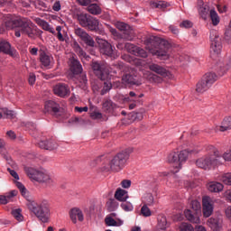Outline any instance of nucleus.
Listing matches in <instances>:
<instances>
[{
  "label": "nucleus",
  "mask_w": 231,
  "mask_h": 231,
  "mask_svg": "<svg viewBox=\"0 0 231 231\" xmlns=\"http://www.w3.org/2000/svg\"><path fill=\"white\" fill-rule=\"evenodd\" d=\"M24 171L26 174H46V170L42 167H35V166H25Z\"/></svg>",
  "instance_id": "obj_32"
},
{
  "label": "nucleus",
  "mask_w": 231,
  "mask_h": 231,
  "mask_svg": "<svg viewBox=\"0 0 231 231\" xmlns=\"http://www.w3.org/2000/svg\"><path fill=\"white\" fill-rule=\"evenodd\" d=\"M149 69L151 71H153L154 73H157V75H161V77H163L164 79H174V76L172 75V73H171V71L167 70L165 68L158 64L152 63L149 66Z\"/></svg>",
  "instance_id": "obj_15"
},
{
  "label": "nucleus",
  "mask_w": 231,
  "mask_h": 231,
  "mask_svg": "<svg viewBox=\"0 0 231 231\" xmlns=\"http://www.w3.org/2000/svg\"><path fill=\"white\" fill-rule=\"evenodd\" d=\"M105 223L106 226H122V225H124L122 219H116L111 217H106Z\"/></svg>",
  "instance_id": "obj_33"
},
{
  "label": "nucleus",
  "mask_w": 231,
  "mask_h": 231,
  "mask_svg": "<svg viewBox=\"0 0 231 231\" xmlns=\"http://www.w3.org/2000/svg\"><path fill=\"white\" fill-rule=\"evenodd\" d=\"M79 82L81 84V88L86 89V86H88V77L86 74H83L79 77Z\"/></svg>",
  "instance_id": "obj_56"
},
{
  "label": "nucleus",
  "mask_w": 231,
  "mask_h": 231,
  "mask_svg": "<svg viewBox=\"0 0 231 231\" xmlns=\"http://www.w3.org/2000/svg\"><path fill=\"white\" fill-rule=\"evenodd\" d=\"M228 129H231V116L225 117L221 125L216 127V131H220L221 133H225Z\"/></svg>",
  "instance_id": "obj_31"
},
{
  "label": "nucleus",
  "mask_w": 231,
  "mask_h": 231,
  "mask_svg": "<svg viewBox=\"0 0 231 231\" xmlns=\"http://www.w3.org/2000/svg\"><path fill=\"white\" fill-rule=\"evenodd\" d=\"M91 68L100 80H111V70L109 65L98 61H93Z\"/></svg>",
  "instance_id": "obj_8"
},
{
  "label": "nucleus",
  "mask_w": 231,
  "mask_h": 231,
  "mask_svg": "<svg viewBox=\"0 0 231 231\" xmlns=\"http://www.w3.org/2000/svg\"><path fill=\"white\" fill-rule=\"evenodd\" d=\"M138 49V46L127 42L125 44V50H126V51H128V53H131L132 55H134V53H136V50Z\"/></svg>",
  "instance_id": "obj_42"
},
{
  "label": "nucleus",
  "mask_w": 231,
  "mask_h": 231,
  "mask_svg": "<svg viewBox=\"0 0 231 231\" xmlns=\"http://www.w3.org/2000/svg\"><path fill=\"white\" fill-rule=\"evenodd\" d=\"M223 189H225V186L220 182L211 181L208 183V190H209V192L219 193L222 192Z\"/></svg>",
  "instance_id": "obj_28"
},
{
  "label": "nucleus",
  "mask_w": 231,
  "mask_h": 231,
  "mask_svg": "<svg viewBox=\"0 0 231 231\" xmlns=\"http://www.w3.org/2000/svg\"><path fill=\"white\" fill-rule=\"evenodd\" d=\"M70 71L74 75H80V73L83 71L82 64H80V61L78 60H72L70 64Z\"/></svg>",
  "instance_id": "obj_30"
},
{
  "label": "nucleus",
  "mask_w": 231,
  "mask_h": 231,
  "mask_svg": "<svg viewBox=\"0 0 231 231\" xmlns=\"http://www.w3.org/2000/svg\"><path fill=\"white\" fill-rule=\"evenodd\" d=\"M130 118H132V120H143V114L140 112L132 113L130 114Z\"/></svg>",
  "instance_id": "obj_55"
},
{
  "label": "nucleus",
  "mask_w": 231,
  "mask_h": 231,
  "mask_svg": "<svg viewBox=\"0 0 231 231\" xmlns=\"http://www.w3.org/2000/svg\"><path fill=\"white\" fill-rule=\"evenodd\" d=\"M118 200L115 199H109L106 201V208L108 212H115L118 208Z\"/></svg>",
  "instance_id": "obj_35"
},
{
  "label": "nucleus",
  "mask_w": 231,
  "mask_h": 231,
  "mask_svg": "<svg viewBox=\"0 0 231 231\" xmlns=\"http://www.w3.org/2000/svg\"><path fill=\"white\" fill-rule=\"evenodd\" d=\"M225 198L229 201V203H231V189H227L225 192Z\"/></svg>",
  "instance_id": "obj_64"
},
{
  "label": "nucleus",
  "mask_w": 231,
  "mask_h": 231,
  "mask_svg": "<svg viewBox=\"0 0 231 231\" xmlns=\"http://www.w3.org/2000/svg\"><path fill=\"white\" fill-rule=\"evenodd\" d=\"M90 118H92V120H101L102 113H100V112H92V113H90Z\"/></svg>",
  "instance_id": "obj_57"
},
{
  "label": "nucleus",
  "mask_w": 231,
  "mask_h": 231,
  "mask_svg": "<svg viewBox=\"0 0 231 231\" xmlns=\"http://www.w3.org/2000/svg\"><path fill=\"white\" fill-rule=\"evenodd\" d=\"M180 231H194V227L192 226V225L184 222V223L180 224Z\"/></svg>",
  "instance_id": "obj_49"
},
{
  "label": "nucleus",
  "mask_w": 231,
  "mask_h": 231,
  "mask_svg": "<svg viewBox=\"0 0 231 231\" xmlns=\"http://www.w3.org/2000/svg\"><path fill=\"white\" fill-rule=\"evenodd\" d=\"M21 194L23 198H25V199L28 200V203L32 202V196L30 195V192L28 191V189H26V188H23V189H22Z\"/></svg>",
  "instance_id": "obj_53"
},
{
  "label": "nucleus",
  "mask_w": 231,
  "mask_h": 231,
  "mask_svg": "<svg viewBox=\"0 0 231 231\" xmlns=\"http://www.w3.org/2000/svg\"><path fill=\"white\" fill-rule=\"evenodd\" d=\"M141 214L144 217H151V216H152V212H151V209L149 208V207L147 206V204H144L142 208H141Z\"/></svg>",
  "instance_id": "obj_45"
},
{
  "label": "nucleus",
  "mask_w": 231,
  "mask_h": 231,
  "mask_svg": "<svg viewBox=\"0 0 231 231\" xmlns=\"http://www.w3.org/2000/svg\"><path fill=\"white\" fill-rule=\"evenodd\" d=\"M202 212L204 217H210L214 212V200L208 196L202 199Z\"/></svg>",
  "instance_id": "obj_13"
},
{
  "label": "nucleus",
  "mask_w": 231,
  "mask_h": 231,
  "mask_svg": "<svg viewBox=\"0 0 231 231\" xmlns=\"http://www.w3.org/2000/svg\"><path fill=\"white\" fill-rule=\"evenodd\" d=\"M226 216L227 217V219H229V221H231V206L227 207V208H226Z\"/></svg>",
  "instance_id": "obj_63"
},
{
  "label": "nucleus",
  "mask_w": 231,
  "mask_h": 231,
  "mask_svg": "<svg viewBox=\"0 0 231 231\" xmlns=\"http://www.w3.org/2000/svg\"><path fill=\"white\" fill-rule=\"evenodd\" d=\"M208 226L213 231H221L223 226V221L219 218L210 217L207 221Z\"/></svg>",
  "instance_id": "obj_21"
},
{
  "label": "nucleus",
  "mask_w": 231,
  "mask_h": 231,
  "mask_svg": "<svg viewBox=\"0 0 231 231\" xmlns=\"http://www.w3.org/2000/svg\"><path fill=\"white\" fill-rule=\"evenodd\" d=\"M44 111L45 113H51L52 115H55V116H59V113H60V105L53 100H49L45 103Z\"/></svg>",
  "instance_id": "obj_17"
},
{
  "label": "nucleus",
  "mask_w": 231,
  "mask_h": 231,
  "mask_svg": "<svg viewBox=\"0 0 231 231\" xmlns=\"http://www.w3.org/2000/svg\"><path fill=\"white\" fill-rule=\"evenodd\" d=\"M148 73H149L148 79H149L150 82H161L162 81V78H160L157 75L152 74L151 72H148Z\"/></svg>",
  "instance_id": "obj_54"
},
{
  "label": "nucleus",
  "mask_w": 231,
  "mask_h": 231,
  "mask_svg": "<svg viewBox=\"0 0 231 231\" xmlns=\"http://www.w3.org/2000/svg\"><path fill=\"white\" fill-rule=\"evenodd\" d=\"M116 28H117V30H120V32H124L127 30V28H129V25L124 22H117L116 23Z\"/></svg>",
  "instance_id": "obj_52"
},
{
  "label": "nucleus",
  "mask_w": 231,
  "mask_h": 231,
  "mask_svg": "<svg viewBox=\"0 0 231 231\" xmlns=\"http://www.w3.org/2000/svg\"><path fill=\"white\" fill-rule=\"evenodd\" d=\"M23 21V18H19L17 16H14L12 14H6L4 16V23L6 28L14 29V28H19L21 26V23Z\"/></svg>",
  "instance_id": "obj_14"
},
{
  "label": "nucleus",
  "mask_w": 231,
  "mask_h": 231,
  "mask_svg": "<svg viewBox=\"0 0 231 231\" xmlns=\"http://www.w3.org/2000/svg\"><path fill=\"white\" fill-rule=\"evenodd\" d=\"M0 53L10 55L13 59L19 58V52H17V50H15V48H12V44L5 40H0Z\"/></svg>",
  "instance_id": "obj_12"
},
{
  "label": "nucleus",
  "mask_w": 231,
  "mask_h": 231,
  "mask_svg": "<svg viewBox=\"0 0 231 231\" xmlns=\"http://www.w3.org/2000/svg\"><path fill=\"white\" fill-rule=\"evenodd\" d=\"M121 208L125 212H133L134 207H133V204L131 202H124L121 204Z\"/></svg>",
  "instance_id": "obj_48"
},
{
  "label": "nucleus",
  "mask_w": 231,
  "mask_h": 231,
  "mask_svg": "<svg viewBox=\"0 0 231 231\" xmlns=\"http://www.w3.org/2000/svg\"><path fill=\"white\" fill-rule=\"evenodd\" d=\"M76 53H78L79 57H80L81 59H85L86 60H89V55H88L86 53V51H84V50H82L80 45L76 46Z\"/></svg>",
  "instance_id": "obj_41"
},
{
  "label": "nucleus",
  "mask_w": 231,
  "mask_h": 231,
  "mask_svg": "<svg viewBox=\"0 0 231 231\" xmlns=\"http://www.w3.org/2000/svg\"><path fill=\"white\" fill-rule=\"evenodd\" d=\"M152 7L162 10L163 8H167V3L165 1H155L152 3Z\"/></svg>",
  "instance_id": "obj_46"
},
{
  "label": "nucleus",
  "mask_w": 231,
  "mask_h": 231,
  "mask_svg": "<svg viewBox=\"0 0 231 231\" xmlns=\"http://www.w3.org/2000/svg\"><path fill=\"white\" fill-rule=\"evenodd\" d=\"M208 89H210V87L206 83V81H204V79L197 84V93H205V91H208Z\"/></svg>",
  "instance_id": "obj_39"
},
{
  "label": "nucleus",
  "mask_w": 231,
  "mask_h": 231,
  "mask_svg": "<svg viewBox=\"0 0 231 231\" xmlns=\"http://www.w3.org/2000/svg\"><path fill=\"white\" fill-rule=\"evenodd\" d=\"M132 152L131 149L122 151L114 156L109 163L106 155H100L90 162V167H97V172H120L125 167Z\"/></svg>",
  "instance_id": "obj_1"
},
{
  "label": "nucleus",
  "mask_w": 231,
  "mask_h": 231,
  "mask_svg": "<svg viewBox=\"0 0 231 231\" xmlns=\"http://www.w3.org/2000/svg\"><path fill=\"white\" fill-rule=\"evenodd\" d=\"M134 37V31H133V29H131L130 26H128V28L125 31H123L121 39H124L125 41H133Z\"/></svg>",
  "instance_id": "obj_37"
},
{
  "label": "nucleus",
  "mask_w": 231,
  "mask_h": 231,
  "mask_svg": "<svg viewBox=\"0 0 231 231\" xmlns=\"http://www.w3.org/2000/svg\"><path fill=\"white\" fill-rule=\"evenodd\" d=\"M194 152V150L185 149L182 151L172 150L166 156V162L171 165H177L175 167L174 174L180 172L181 171V167L183 163H186L187 160H189V156Z\"/></svg>",
  "instance_id": "obj_3"
},
{
  "label": "nucleus",
  "mask_w": 231,
  "mask_h": 231,
  "mask_svg": "<svg viewBox=\"0 0 231 231\" xmlns=\"http://www.w3.org/2000/svg\"><path fill=\"white\" fill-rule=\"evenodd\" d=\"M17 194H18V191L15 189H13L10 192L5 193V195H0V205H6L10 203V199H12V198H15Z\"/></svg>",
  "instance_id": "obj_26"
},
{
  "label": "nucleus",
  "mask_w": 231,
  "mask_h": 231,
  "mask_svg": "<svg viewBox=\"0 0 231 231\" xmlns=\"http://www.w3.org/2000/svg\"><path fill=\"white\" fill-rule=\"evenodd\" d=\"M202 80H204V82H206V84H208V87L211 88L212 84H214V82H216V80H217V75H216V73H212V72L207 73L203 77Z\"/></svg>",
  "instance_id": "obj_34"
},
{
  "label": "nucleus",
  "mask_w": 231,
  "mask_h": 231,
  "mask_svg": "<svg viewBox=\"0 0 231 231\" xmlns=\"http://www.w3.org/2000/svg\"><path fill=\"white\" fill-rule=\"evenodd\" d=\"M210 41H211L210 54L213 57H217V55L221 53V50H223V43L221 42V37H219V34H217V32L212 31L210 32Z\"/></svg>",
  "instance_id": "obj_10"
},
{
  "label": "nucleus",
  "mask_w": 231,
  "mask_h": 231,
  "mask_svg": "<svg viewBox=\"0 0 231 231\" xmlns=\"http://www.w3.org/2000/svg\"><path fill=\"white\" fill-rule=\"evenodd\" d=\"M18 28H21V32L23 35H27L30 39H35L39 34V29L28 18H22Z\"/></svg>",
  "instance_id": "obj_9"
},
{
  "label": "nucleus",
  "mask_w": 231,
  "mask_h": 231,
  "mask_svg": "<svg viewBox=\"0 0 231 231\" xmlns=\"http://www.w3.org/2000/svg\"><path fill=\"white\" fill-rule=\"evenodd\" d=\"M209 17L213 26H217V24L221 23V18L219 17V14H217V12H216V9L209 10Z\"/></svg>",
  "instance_id": "obj_36"
},
{
  "label": "nucleus",
  "mask_w": 231,
  "mask_h": 231,
  "mask_svg": "<svg viewBox=\"0 0 231 231\" xmlns=\"http://www.w3.org/2000/svg\"><path fill=\"white\" fill-rule=\"evenodd\" d=\"M88 12H89V14H92V15H100V14H102V9L98 5L91 4L88 7Z\"/></svg>",
  "instance_id": "obj_38"
},
{
  "label": "nucleus",
  "mask_w": 231,
  "mask_h": 231,
  "mask_svg": "<svg viewBox=\"0 0 231 231\" xmlns=\"http://www.w3.org/2000/svg\"><path fill=\"white\" fill-rule=\"evenodd\" d=\"M220 181L225 185H231V174L221 175Z\"/></svg>",
  "instance_id": "obj_51"
},
{
  "label": "nucleus",
  "mask_w": 231,
  "mask_h": 231,
  "mask_svg": "<svg viewBox=\"0 0 231 231\" xmlns=\"http://www.w3.org/2000/svg\"><path fill=\"white\" fill-rule=\"evenodd\" d=\"M23 210L21 208H16L12 211V216L16 219V221H23Z\"/></svg>",
  "instance_id": "obj_44"
},
{
  "label": "nucleus",
  "mask_w": 231,
  "mask_h": 231,
  "mask_svg": "<svg viewBox=\"0 0 231 231\" xmlns=\"http://www.w3.org/2000/svg\"><path fill=\"white\" fill-rule=\"evenodd\" d=\"M32 181H36L37 183H50L49 174H29L28 175Z\"/></svg>",
  "instance_id": "obj_22"
},
{
  "label": "nucleus",
  "mask_w": 231,
  "mask_h": 231,
  "mask_svg": "<svg viewBox=\"0 0 231 231\" xmlns=\"http://www.w3.org/2000/svg\"><path fill=\"white\" fill-rule=\"evenodd\" d=\"M190 208L191 209L184 211V216L190 223L199 225V223H201V219H199V216L201 214V204L198 200H192Z\"/></svg>",
  "instance_id": "obj_7"
},
{
  "label": "nucleus",
  "mask_w": 231,
  "mask_h": 231,
  "mask_svg": "<svg viewBox=\"0 0 231 231\" xmlns=\"http://www.w3.org/2000/svg\"><path fill=\"white\" fill-rule=\"evenodd\" d=\"M180 28H192V22L185 20L180 24Z\"/></svg>",
  "instance_id": "obj_59"
},
{
  "label": "nucleus",
  "mask_w": 231,
  "mask_h": 231,
  "mask_svg": "<svg viewBox=\"0 0 231 231\" xmlns=\"http://www.w3.org/2000/svg\"><path fill=\"white\" fill-rule=\"evenodd\" d=\"M217 8L219 14H226V12L228 11V6L226 5H217Z\"/></svg>",
  "instance_id": "obj_58"
},
{
  "label": "nucleus",
  "mask_w": 231,
  "mask_h": 231,
  "mask_svg": "<svg viewBox=\"0 0 231 231\" xmlns=\"http://www.w3.org/2000/svg\"><path fill=\"white\" fill-rule=\"evenodd\" d=\"M77 20L82 28H88L90 32H97L100 24L97 18L84 13L77 14Z\"/></svg>",
  "instance_id": "obj_6"
},
{
  "label": "nucleus",
  "mask_w": 231,
  "mask_h": 231,
  "mask_svg": "<svg viewBox=\"0 0 231 231\" xmlns=\"http://www.w3.org/2000/svg\"><path fill=\"white\" fill-rule=\"evenodd\" d=\"M123 84H130L131 86H141L142 82L138 80V77L134 73L130 72L123 75L122 77Z\"/></svg>",
  "instance_id": "obj_19"
},
{
  "label": "nucleus",
  "mask_w": 231,
  "mask_h": 231,
  "mask_svg": "<svg viewBox=\"0 0 231 231\" xmlns=\"http://www.w3.org/2000/svg\"><path fill=\"white\" fill-rule=\"evenodd\" d=\"M54 95L64 98V97H69V87L68 85L60 83L54 86L53 88Z\"/></svg>",
  "instance_id": "obj_18"
},
{
  "label": "nucleus",
  "mask_w": 231,
  "mask_h": 231,
  "mask_svg": "<svg viewBox=\"0 0 231 231\" xmlns=\"http://www.w3.org/2000/svg\"><path fill=\"white\" fill-rule=\"evenodd\" d=\"M70 219L72 223H77V217L79 221H84V214L82 213V210L74 208L69 212Z\"/></svg>",
  "instance_id": "obj_25"
},
{
  "label": "nucleus",
  "mask_w": 231,
  "mask_h": 231,
  "mask_svg": "<svg viewBox=\"0 0 231 231\" xmlns=\"http://www.w3.org/2000/svg\"><path fill=\"white\" fill-rule=\"evenodd\" d=\"M56 32H57V39L60 42H64V41H66V39H64V36L62 35V26L58 25L56 27Z\"/></svg>",
  "instance_id": "obj_50"
},
{
  "label": "nucleus",
  "mask_w": 231,
  "mask_h": 231,
  "mask_svg": "<svg viewBox=\"0 0 231 231\" xmlns=\"http://www.w3.org/2000/svg\"><path fill=\"white\" fill-rule=\"evenodd\" d=\"M97 44L99 46V51L102 53V55L111 57V59H116L118 57V54H116L113 49V45H111V43H109L107 41L97 38Z\"/></svg>",
  "instance_id": "obj_11"
},
{
  "label": "nucleus",
  "mask_w": 231,
  "mask_h": 231,
  "mask_svg": "<svg viewBox=\"0 0 231 231\" xmlns=\"http://www.w3.org/2000/svg\"><path fill=\"white\" fill-rule=\"evenodd\" d=\"M171 48V45L167 40L152 41L146 44V50H148L152 55L158 57V59H169V51Z\"/></svg>",
  "instance_id": "obj_5"
},
{
  "label": "nucleus",
  "mask_w": 231,
  "mask_h": 231,
  "mask_svg": "<svg viewBox=\"0 0 231 231\" xmlns=\"http://www.w3.org/2000/svg\"><path fill=\"white\" fill-rule=\"evenodd\" d=\"M198 10L200 17H202L204 21H207V17H208V12L210 8L208 7V5L203 3V0L198 1Z\"/></svg>",
  "instance_id": "obj_24"
},
{
  "label": "nucleus",
  "mask_w": 231,
  "mask_h": 231,
  "mask_svg": "<svg viewBox=\"0 0 231 231\" xmlns=\"http://www.w3.org/2000/svg\"><path fill=\"white\" fill-rule=\"evenodd\" d=\"M111 79H105L103 89L101 90V95H106L107 91L113 88V84L110 82Z\"/></svg>",
  "instance_id": "obj_43"
},
{
  "label": "nucleus",
  "mask_w": 231,
  "mask_h": 231,
  "mask_svg": "<svg viewBox=\"0 0 231 231\" xmlns=\"http://www.w3.org/2000/svg\"><path fill=\"white\" fill-rule=\"evenodd\" d=\"M114 107H115V105L113 104V101H111V100H106L103 103V109H104V111H106V113H112Z\"/></svg>",
  "instance_id": "obj_40"
},
{
  "label": "nucleus",
  "mask_w": 231,
  "mask_h": 231,
  "mask_svg": "<svg viewBox=\"0 0 231 231\" xmlns=\"http://www.w3.org/2000/svg\"><path fill=\"white\" fill-rule=\"evenodd\" d=\"M38 145L41 149H45L46 151H53V149H57V143L53 140L41 141Z\"/></svg>",
  "instance_id": "obj_27"
},
{
  "label": "nucleus",
  "mask_w": 231,
  "mask_h": 231,
  "mask_svg": "<svg viewBox=\"0 0 231 231\" xmlns=\"http://www.w3.org/2000/svg\"><path fill=\"white\" fill-rule=\"evenodd\" d=\"M115 199L117 201L125 202V201H127V199H129V194L127 193V190H125V189H117L115 193Z\"/></svg>",
  "instance_id": "obj_29"
},
{
  "label": "nucleus",
  "mask_w": 231,
  "mask_h": 231,
  "mask_svg": "<svg viewBox=\"0 0 231 231\" xmlns=\"http://www.w3.org/2000/svg\"><path fill=\"white\" fill-rule=\"evenodd\" d=\"M121 185H122L123 189H129V187H131V180H125L121 182Z\"/></svg>",
  "instance_id": "obj_62"
},
{
  "label": "nucleus",
  "mask_w": 231,
  "mask_h": 231,
  "mask_svg": "<svg viewBox=\"0 0 231 231\" xmlns=\"http://www.w3.org/2000/svg\"><path fill=\"white\" fill-rule=\"evenodd\" d=\"M36 24H38V26H41V28H42V30H44L45 32H49L50 33H52V35H56L55 32V29L50 25V23L41 18H35L34 19Z\"/></svg>",
  "instance_id": "obj_23"
},
{
  "label": "nucleus",
  "mask_w": 231,
  "mask_h": 231,
  "mask_svg": "<svg viewBox=\"0 0 231 231\" xmlns=\"http://www.w3.org/2000/svg\"><path fill=\"white\" fill-rule=\"evenodd\" d=\"M60 1H56L52 6V10H54V12H60Z\"/></svg>",
  "instance_id": "obj_61"
},
{
  "label": "nucleus",
  "mask_w": 231,
  "mask_h": 231,
  "mask_svg": "<svg viewBox=\"0 0 231 231\" xmlns=\"http://www.w3.org/2000/svg\"><path fill=\"white\" fill-rule=\"evenodd\" d=\"M206 151L207 153L196 162L199 169H203V171H216L223 165V160L225 162H231V148L223 156H221L219 150L214 145H208Z\"/></svg>",
  "instance_id": "obj_2"
},
{
  "label": "nucleus",
  "mask_w": 231,
  "mask_h": 231,
  "mask_svg": "<svg viewBox=\"0 0 231 231\" xmlns=\"http://www.w3.org/2000/svg\"><path fill=\"white\" fill-rule=\"evenodd\" d=\"M27 207L34 216L42 221V223H48L50 220V204L48 200H42L40 202H28Z\"/></svg>",
  "instance_id": "obj_4"
},
{
  "label": "nucleus",
  "mask_w": 231,
  "mask_h": 231,
  "mask_svg": "<svg viewBox=\"0 0 231 231\" xmlns=\"http://www.w3.org/2000/svg\"><path fill=\"white\" fill-rule=\"evenodd\" d=\"M53 60V57L51 55H48L46 52L42 51L40 54V62L42 68H46L47 69H50L51 68V61Z\"/></svg>",
  "instance_id": "obj_20"
},
{
  "label": "nucleus",
  "mask_w": 231,
  "mask_h": 231,
  "mask_svg": "<svg viewBox=\"0 0 231 231\" xmlns=\"http://www.w3.org/2000/svg\"><path fill=\"white\" fill-rule=\"evenodd\" d=\"M6 136L9 138V140H15V138H17L15 132L12 130L6 132Z\"/></svg>",
  "instance_id": "obj_60"
},
{
  "label": "nucleus",
  "mask_w": 231,
  "mask_h": 231,
  "mask_svg": "<svg viewBox=\"0 0 231 231\" xmlns=\"http://www.w3.org/2000/svg\"><path fill=\"white\" fill-rule=\"evenodd\" d=\"M135 57H142L143 59H147L148 54L145 50L137 47L135 53L134 54Z\"/></svg>",
  "instance_id": "obj_47"
},
{
  "label": "nucleus",
  "mask_w": 231,
  "mask_h": 231,
  "mask_svg": "<svg viewBox=\"0 0 231 231\" xmlns=\"http://www.w3.org/2000/svg\"><path fill=\"white\" fill-rule=\"evenodd\" d=\"M75 33H76L77 37H79V39H81V41H83V42H85V44H87V46H90L91 48H93V46H95V40H93V38L91 36H89L84 31V29L78 27L75 29Z\"/></svg>",
  "instance_id": "obj_16"
}]
</instances>
